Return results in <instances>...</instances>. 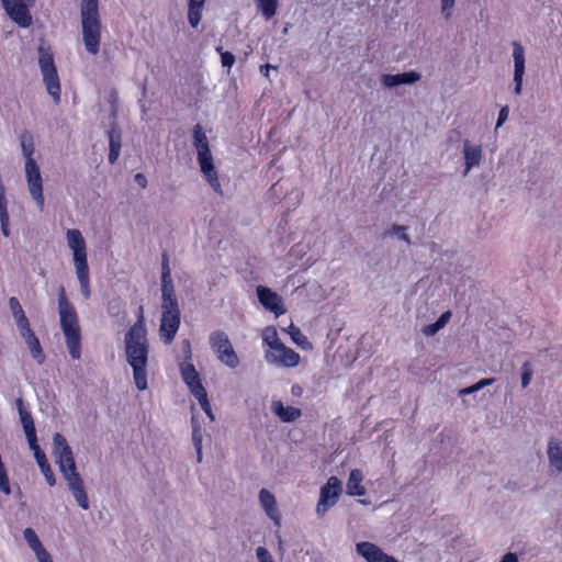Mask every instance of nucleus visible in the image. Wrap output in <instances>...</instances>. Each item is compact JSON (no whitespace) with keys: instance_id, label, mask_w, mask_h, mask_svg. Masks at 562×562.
Here are the masks:
<instances>
[{"instance_id":"1","label":"nucleus","mask_w":562,"mask_h":562,"mask_svg":"<svg viewBox=\"0 0 562 562\" xmlns=\"http://www.w3.org/2000/svg\"><path fill=\"white\" fill-rule=\"evenodd\" d=\"M146 336L144 310L143 306H139L138 318L124 337L126 361L133 370L134 383L138 391H145L148 387L147 364L149 345Z\"/></svg>"},{"instance_id":"2","label":"nucleus","mask_w":562,"mask_h":562,"mask_svg":"<svg viewBox=\"0 0 562 562\" xmlns=\"http://www.w3.org/2000/svg\"><path fill=\"white\" fill-rule=\"evenodd\" d=\"M58 312L60 327L66 338L69 355L71 359L78 360L81 357V330L77 312L68 301L63 285L58 289Z\"/></svg>"},{"instance_id":"3","label":"nucleus","mask_w":562,"mask_h":562,"mask_svg":"<svg viewBox=\"0 0 562 562\" xmlns=\"http://www.w3.org/2000/svg\"><path fill=\"white\" fill-rule=\"evenodd\" d=\"M80 19L82 41L86 50L90 55H97L100 50L101 42V18L99 12V0L80 1Z\"/></svg>"},{"instance_id":"4","label":"nucleus","mask_w":562,"mask_h":562,"mask_svg":"<svg viewBox=\"0 0 562 562\" xmlns=\"http://www.w3.org/2000/svg\"><path fill=\"white\" fill-rule=\"evenodd\" d=\"M193 145L196 148V159L201 172L210 187L216 192L222 194V187L218 180V175L214 166L213 156L210 149L209 139L203 131L201 124H195L192 130Z\"/></svg>"},{"instance_id":"5","label":"nucleus","mask_w":562,"mask_h":562,"mask_svg":"<svg viewBox=\"0 0 562 562\" xmlns=\"http://www.w3.org/2000/svg\"><path fill=\"white\" fill-rule=\"evenodd\" d=\"M37 54L38 67L46 91L53 98L55 103H59L61 88L52 47L42 41L41 45L37 47Z\"/></svg>"},{"instance_id":"6","label":"nucleus","mask_w":562,"mask_h":562,"mask_svg":"<svg viewBox=\"0 0 562 562\" xmlns=\"http://www.w3.org/2000/svg\"><path fill=\"white\" fill-rule=\"evenodd\" d=\"M211 349L217 355V358L226 367L235 369L239 364V359L235 352L227 334L221 329L212 331L209 336Z\"/></svg>"},{"instance_id":"7","label":"nucleus","mask_w":562,"mask_h":562,"mask_svg":"<svg viewBox=\"0 0 562 562\" xmlns=\"http://www.w3.org/2000/svg\"><path fill=\"white\" fill-rule=\"evenodd\" d=\"M53 449L56 457V463L64 479L71 477V474H79L76 468V461L72 450L65 436L59 432L53 436Z\"/></svg>"},{"instance_id":"8","label":"nucleus","mask_w":562,"mask_h":562,"mask_svg":"<svg viewBox=\"0 0 562 562\" xmlns=\"http://www.w3.org/2000/svg\"><path fill=\"white\" fill-rule=\"evenodd\" d=\"M161 310L170 312H180L178 299L176 295L169 258L167 252L161 256Z\"/></svg>"},{"instance_id":"9","label":"nucleus","mask_w":562,"mask_h":562,"mask_svg":"<svg viewBox=\"0 0 562 562\" xmlns=\"http://www.w3.org/2000/svg\"><path fill=\"white\" fill-rule=\"evenodd\" d=\"M341 492V481L337 476H330L321 487L319 499L316 507L317 515H325V513L337 503Z\"/></svg>"},{"instance_id":"10","label":"nucleus","mask_w":562,"mask_h":562,"mask_svg":"<svg viewBox=\"0 0 562 562\" xmlns=\"http://www.w3.org/2000/svg\"><path fill=\"white\" fill-rule=\"evenodd\" d=\"M1 2L9 18L19 26L29 27L32 24L29 7H32L35 0H1Z\"/></svg>"},{"instance_id":"11","label":"nucleus","mask_w":562,"mask_h":562,"mask_svg":"<svg viewBox=\"0 0 562 562\" xmlns=\"http://www.w3.org/2000/svg\"><path fill=\"white\" fill-rule=\"evenodd\" d=\"M25 175L30 194L36 202L38 209L43 211L45 204L43 195V180L40 171V166L34 159H29V161H25Z\"/></svg>"},{"instance_id":"12","label":"nucleus","mask_w":562,"mask_h":562,"mask_svg":"<svg viewBox=\"0 0 562 562\" xmlns=\"http://www.w3.org/2000/svg\"><path fill=\"white\" fill-rule=\"evenodd\" d=\"M66 236L68 246L72 250L75 268L88 266L87 246L81 232L75 228L68 229Z\"/></svg>"},{"instance_id":"13","label":"nucleus","mask_w":562,"mask_h":562,"mask_svg":"<svg viewBox=\"0 0 562 562\" xmlns=\"http://www.w3.org/2000/svg\"><path fill=\"white\" fill-rule=\"evenodd\" d=\"M259 303L269 312L276 316L283 315L286 310L283 305L282 297L270 288L265 285H258L256 289Z\"/></svg>"},{"instance_id":"14","label":"nucleus","mask_w":562,"mask_h":562,"mask_svg":"<svg viewBox=\"0 0 562 562\" xmlns=\"http://www.w3.org/2000/svg\"><path fill=\"white\" fill-rule=\"evenodd\" d=\"M181 313L162 311L159 335L164 344L169 345L173 341L176 334L180 327Z\"/></svg>"},{"instance_id":"15","label":"nucleus","mask_w":562,"mask_h":562,"mask_svg":"<svg viewBox=\"0 0 562 562\" xmlns=\"http://www.w3.org/2000/svg\"><path fill=\"white\" fill-rule=\"evenodd\" d=\"M278 356L272 352L266 353V360L268 362H278L280 366L286 368H294L300 362V355L293 349L286 347L283 342L274 349Z\"/></svg>"},{"instance_id":"16","label":"nucleus","mask_w":562,"mask_h":562,"mask_svg":"<svg viewBox=\"0 0 562 562\" xmlns=\"http://www.w3.org/2000/svg\"><path fill=\"white\" fill-rule=\"evenodd\" d=\"M422 75L416 70L404 71L401 74H383L380 77V82L384 88H395L403 85H414L419 81Z\"/></svg>"},{"instance_id":"17","label":"nucleus","mask_w":562,"mask_h":562,"mask_svg":"<svg viewBox=\"0 0 562 562\" xmlns=\"http://www.w3.org/2000/svg\"><path fill=\"white\" fill-rule=\"evenodd\" d=\"M513 47H514L513 56H514V65H515L514 92L516 94H520L521 89H522V77L525 74V48L521 45V43L516 42V41L513 43Z\"/></svg>"},{"instance_id":"18","label":"nucleus","mask_w":562,"mask_h":562,"mask_svg":"<svg viewBox=\"0 0 562 562\" xmlns=\"http://www.w3.org/2000/svg\"><path fill=\"white\" fill-rule=\"evenodd\" d=\"M180 373L183 382L187 384L193 396L206 391L201 382L198 371L191 362L180 363Z\"/></svg>"},{"instance_id":"19","label":"nucleus","mask_w":562,"mask_h":562,"mask_svg":"<svg viewBox=\"0 0 562 562\" xmlns=\"http://www.w3.org/2000/svg\"><path fill=\"white\" fill-rule=\"evenodd\" d=\"M15 403L27 443L34 445L37 442V436L33 416L31 412L27 411V408L24 406V402L21 397H19Z\"/></svg>"},{"instance_id":"20","label":"nucleus","mask_w":562,"mask_h":562,"mask_svg":"<svg viewBox=\"0 0 562 562\" xmlns=\"http://www.w3.org/2000/svg\"><path fill=\"white\" fill-rule=\"evenodd\" d=\"M109 139L108 159L111 165L115 164L120 157L122 147V131L117 122H110V128L106 131Z\"/></svg>"},{"instance_id":"21","label":"nucleus","mask_w":562,"mask_h":562,"mask_svg":"<svg viewBox=\"0 0 562 562\" xmlns=\"http://www.w3.org/2000/svg\"><path fill=\"white\" fill-rule=\"evenodd\" d=\"M463 158L464 170L463 176H467L471 169L477 167L483 158V149L481 145H473L469 139L463 140Z\"/></svg>"},{"instance_id":"22","label":"nucleus","mask_w":562,"mask_h":562,"mask_svg":"<svg viewBox=\"0 0 562 562\" xmlns=\"http://www.w3.org/2000/svg\"><path fill=\"white\" fill-rule=\"evenodd\" d=\"M68 487L75 497L77 504L82 509H89V499L85 488L83 480L80 474H71V477L66 479Z\"/></svg>"},{"instance_id":"23","label":"nucleus","mask_w":562,"mask_h":562,"mask_svg":"<svg viewBox=\"0 0 562 562\" xmlns=\"http://www.w3.org/2000/svg\"><path fill=\"white\" fill-rule=\"evenodd\" d=\"M29 447L33 451L36 463L42 474L44 475L47 484L49 486H54L56 484V477L50 468V464L48 463L45 452L41 449L38 442H35L34 445H29Z\"/></svg>"},{"instance_id":"24","label":"nucleus","mask_w":562,"mask_h":562,"mask_svg":"<svg viewBox=\"0 0 562 562\" xmlns=\"http://www.w3.org/2000/svg\"><path fill=\"white\" fill-rule=\"evenodd\" d=\"M20 335L24 339L33 359L38 364H43L45 362L46 357L41 346V342L36 337L35 333L32 330V328L30 327L27 329L22 330Z\"/></svg>"},{"instance_id":"25","label":"nucleus","mask_w":562,"mask_h":562,"mask_svg":"<svg viewBox=\"0 0 562 562\" xmlns=\"http://www.w3.org/2000/svg\"><path fill=\"white\" fill-rule=\"evenodd\" d=\"M259 502L266 510L269 518H271L277 526L281 524V516L277 509V501L272 493L266 488H261L259 492Z\"/></svg>"},{"instance_id":"26","label":"nucleus","mask_w":562,"mask_h":562,"mask_svg":"<svg viewBox=\"0 0 562 562\" xmlns=\"http://www.w3.org/2000/svg\"><path fill=\"white\" fill-rule=\"evenodd\" d=\"M356 551L367 562H380L385 554L380 547L369 541L357 543Z\"/></svg>"},{"instance_id":"27","label":"nucleus","mask_w":562,"mask_h":562,"mask_svg":"<svg viewBox=\"0 0 562 562\" xmlns=\"http://www.w3.org/2000/svg\"><path fill=\"white\" fill-rule=\"evenodd\" d=\"M271 408L274 415L283 423H293L302 415L300 408L294 406H284L281 401H274Z\"/></svg>"},{"instance_id":"28","label":"nucleus","mask_w":562,"mask_h":562,"mask_svg":"<svg viewBox=\"0 0 562 562\" xmlns=\"http://www.w3.org/2000/svg\"><path fill=\"white\" fill-rule=\"evenodd\" d=\"M362 480L363 474L361 470H351L347 481V494L350 496H363L367 491L366 487L361 484Z\"/></svg>"},{"instance_id":"29","label":"nucleus","mask_w":562,"mask_h":562,"mask_svg":"<svg viewBox=\"0 0 562 562\" xmlns=\"http://www.w3.org/2000/svg\"><path fill=\"white\" fill-rule=\"evenodd\" d=\"M9 307L20 333L31 327L29 318L26 317L22 305L15 296L9 299Z\"/></svg>"},{"instance_id":"30","label":"nucleus","mask_w":562,"mask_h":562,"mask_svg":"<svg viewBox=\"0 0 562 562\" xmlns=\"http://www.w3.org/2000/svg\"><path fill=\"white\" fill-rule=\"evenodd\" d=\"M188 2V21L192 27H196L201 20L205 4V0H187Z\"/></svg>"},{"instance_id":"31","label":"nucleus","mask_w":562,"mask_h":562,"mask_svg":"<svg viewBox=\"0 0 562 562\" xmlns=\"http://www.w3.org/2000/svg\"><path fill=\"white\" fill-rule=\"evenodd\" d=\"M450 318L451 312L446 311L437 318L436 322L424 326L422 333L427 337L435 336L440 329H442L448 324Z\"/></svg>"},{"instance_id":"32","label":"nucleus","mask_w":562,"mask_h":562,"mask_svg":"<svg viewBox=\"0 0 562 562\" xmlns=\"http://www.w3.org/2000/svg\"><path fill=\"white\" fill-rule=\"evenodd\" d=\"M548 457L551 468L562 472V443L550 442L548 448Z\"/></svg>"},{"instance_id":"33","label":"nucleus","mask_w":562,"mask_h":562,"mask_svg":"<svg viewBox=\"0 0 562 562\" xmlns=\"http://www.w3.org/2000/svg\"><path fill=\"white\" fill-rule=\"evenodd\" d=\"M82 296L88 300L91 296L89 266L76 268Z\"/></svg>"},{"instance_id":"34","label":"nucleus","mask_w":562,"mask_h":562,"mask_svg":"<svg viewBox=\"0 0 562 562\" xmlns=\"http://www.w3.org/2000/svg\"><path fill=\"white\" fill-rule=\"evenodd\" d=\"M20 144L22 154L25 158V161H29V159H34L33 154L35 151V144H34V137L31 132L24 131L20 136Z\"/></svg>"},{"instance_id":"35","label":"nucleus","mask_w":562,"mask_h":562,"mask_svg":"<svg viewBox=\"0 0 562 562\" xmlns=\"http://www.w3.org/2000/svg\"><path fill=\"white\" fill-rule=\"evenodd\" d=\"M288 333L292 341L300 346L301 348L305 350L312 348V344L308 341L307 337L301 331V329L297 326L291 324L289 326Z\"/></svg>"},{"instance_id":"36","label":"nucleus","mask_w":562,"mask_h":562,"mask_svg":"<svg viewBox=\"0 0 562 562\" xmlns=\"http://www.w3.org/2000/svg\"><path fill=\"white\" fill-rule=\"evenodd\" d=\"M257 4L262 15L269 20L276 15L278 9V0H257Z\"/></svg>"},{"instance_id":"37","label":"nucleus","mask_w":562,"mask_h":562,"mask_svg":"<svg viewBox=\"0 0 562 562\" xmlns=\"http://www.w3.org/2000/svg\"><path fill=\"white\" fill-rule=\"evenodd\" d=\"M108 103L110 104V120L111 122H117V113H119V92L116 89H111L108 97Z\"/></svg>"},{"instance_id":"38","label":"nucleus","mask_w":562,"mask_h":562,"mask_svg":"<svg viewBox=\"0 0 562 562\" xmlns=\"http://www.w3.org/2000/svg\"><path fill=\"white\" fill-rule=\"evenodd\" d=\"M263 341L274 350L282 344L278 337V333L274 327L270 326L263 330Z\"/></svg>"},{"instance_id":"39","label":"nucleus","mask_w":562,"mask_h":562,"mask_svg":"<svg viewBox=\"0 0 562 562\" xmlns=\"http://www.w3.org/2000/svg\"><path fill=\"white\" fill-rule=\"evenodd\" d=\"M406 231H407L406 226L398 225V224H393L391 226V228L384 233V236L396 235L398 237V239H401V240H403V241H405L407 244H411V237L408 236Z\"/></svg>"},{"instance_id":"40","label":"nucleus","mask_w":562,"mask_h":562,"mask_svg":"<svg viewBox=\"0 0 562 562\" xmlns=\"http://www.w3.org/2000/svg\"><path fill=\"white\" fill-rule=\"evenodd\" d=\"M23 536L30 548L35 551L37 549H42L43 544L37 537L36 532L32 528H25L23 531Z\"/></svg>"},{"instance_id":"41","label":"nucleus","mask_w":562,"mask_h":562,"mask_svg":"<svg viewBox=\"0 0 562 562\" xmlns=\"http://www.w3.org/2000/svg\"><path fill=\"white\" fill-rule=\"evenodd\" d=\"M215 50L221 55L222 66L231 69L236 60L235 55L228 50H224L222 45L216 46Z\"/></svg>"},{"instance_id":"42","label":"nucleus","mask_w":562,"mask_h":562,"mask_svg":"<svg viewBox=\"0 0 562 562\" xmlns=\"http://www.w3.org/2000/svg\"><path fill=\"white\" fill-rule=\"evenodd\" d=\"M194 397L199 401V404H200L201 408L207 415V417H210L211 420H214V415L212 413V408H211V404H210L209 398H207L206 391H204V392H202L200 394H195Z\"/></svg>"},{"instance_id":"43","label":"nucleus","mask_w":562,"mask_h":562,"mask_svg":"<svg viewBox=\"0 0 562 562\" xmlns=\"http://www.w3.org/2000/svg\"><path fill=\"white\" fill-rule=\"evenodd\" d=\"M256 557L259 562H274L271 553L265 547H258L256 549Z\"/></svg>"},{"instance_id":"44","label":"nucleus","mask_w":562,"mask_h":562,"mask_svg":"<svg viewBox=\"0 0 562 562\" xmlns=\"http://www.w3.org/2000/svg\"><path fill=\"white\" fill-rule=\"evenodd\" d=\"M441 2V12L446 19H450L452 15V9L454 7L456 0H440Z\"/></svg>"},{"instance_id":"45","label":"nucleus","mask_w":562,"mask_h":562,"mask_svg":"<svg viewBox=\"0 0 562 562\" xmlns=\"http://www.w3.org/2000/svg\"><path fill=\"white\" fill-rule=\"evenodd\" d=\"M191 427H192V440H194L195 435H198L199 439L202 440V438H203L202 428H201V425L195 416L191 417Z\"/></svg>"},{"instance_id":"46","label":"nucleus","mask_w":562,"mask_h":562,"mask_svg":"<svg viewBox=\"0 0 562 562\" xmlns=\"http://www.w3.org/2000/svg\"><path fill=\"white\" fill-rule=\"evenodd\" d=\"M509 109L507 105L503 106L498 112V117L496 121V128L501 127L506 120L508 119Z\"/></svg>"},{"instance_id":"47","label":"nucleus","mask_w":562,"mask_h":562,"mask_svg":"<svg viewBox=\"0 0 562 562\" xmlns=\"http://www.w3.org/2000/svg\"><path fill=\"white\" fill-rule=\"evenodd\" d=\"M182 352L184 356V362H190L192 358V350H191V344L189 339H184L182 341Z\"/></svg>"},{"instance_id":"48","label":"nucleus","mask_w":562,"mask_h":562,"mask_svg":"<svg viewBox=\"0 0 562 562\" xmlns=\"http://www.w3.org/2000/svg\"><path fill=\"white\" fill-rule=\"evenodd\" d=\"M193 442V446H194V449H195V452H196V461L199 463L202 462V458H203V454H202V440L199 439V436L195 435L194 436V440H192Z\"/></svg>"},{"instance_id":"49","label":"nucleus","mask_w":562,"mask_h":562,"mask_svg":"<svg viewBox=\"0 0 562 562\" xmlns=\"http://www.w3.org/2000/svg\"><path fill=\"white\" fill-rule=\"evenodd\" d=\"M38 562H49L53 561L49 553L42 547V549H37L34 551Z\"/></svg>"},{"instance_id":"50","label":"nucleus","mask_w":562,"mask_h":562,"mask_svg":"<svg viewBox=\"0 0 562 562\" xmlns=\"http://www.w3.org/2000/svg\"><path fill=\"white\" fill-rule=\"evenodd\" d=\"M480 390L481 389H480V386H479V384L476 382V383H474V384H472V385H470L468 387L461 389L459 391V396L470 395V394H473L475 392H479Z\"/></svg>"},{"instance_id":"51","label":"nucleus","mask_w":562,"mask_h":562,"mask_svg":"<svg viewBox=\"0 0 562 562\" xmlns=\"http://www.w3.org/2000/svg\"><path fill=\"white\" fill-rule=\"evenodd\" d=\"M134 181L142 188V189H145L147 187V178L144 173H136L134 176Z\"/></svg>"},{"instance_id":"52","label":"nucleus","mask_w":562,"mask_h":562,"mask_svg":"<svg viewBox=\"0 0 562 562\" xmlns=\"http://www.w3.org/2000/svg\"><path fill=\"white\" fill-rule=\"evenodd\" d=\"M520 379H521V386L524 389L527 387V361H525L520 367Z\"/></svg>"},{"instance_id":"53","label":"nucleus","mask_w":562,"mask_h":562,"mask_svg":"<svg viewBox=\"0 0 562 562\" xmlns=\"http://www.w3.org/2000/svg\"><path fill=\"white\" fill-rule=\"evenodd\" d=\"M121 308H122V304L120 301H116V302L113 301L109 305V312L112 315H114V314L117 315L121 312Z\"/></svg>"},{"instance_id":"54","label":"nucleus","mask_w":562,"mask_h":562,"mask_svg":"<svg viewBox=\"0 0 562 562\" xmlns=\"http://www.w3.org/2000/svg\"><path fill=\"white\" fill-rule=\"evenodd\" d=\"M501 562H518V557L516 553L508 552L502 558Z\"/></svg>"},{"instance_id":"55","label":"nucleus","mask_w":562,"mask_h":562,"mask_svg":"<svg viewBox=\"0 0 562 562\" xmlns=\"http://www.w3.org/2000/svg\"><path fill=\"white\" fill-rule=\"evenodd\" d=\"M494 382H495L494 378H485V379L477 381V384H479L480 389L482 390L485 386L492 385Z\"/></svg>"},{"instance_id":"56","label":"nucleus","mask_w":562,"mask_h":562,"mask_svg":"<svg viewBox=\"0 0 562 562\" xmlns=\"http://www.w3.org/2000/svg\"><path fill=\"white\" fill-rule=\"evenodd\" d=\"M274 68L273 66H271L270 64H265V65H261L260 66V74L265 77H269V71L270 69Z\"/></svg>"},{"instance_id":"57","label":"nucleus","mask_w":562,"mask_h":562,"mask_svg":"<svg viewBox=\"0 0 562 562\" xmlns=\"http://www.w3.org/2000/svg\"><path fill=\"white\" fill-rule=\"evenodd\" d=\"M380 562H400V561L397 559H395L394 557L385 553Z\"/></svg>"},{"instance_id":"58","label":"nucleus","mask_w":562,"mask_h":562,"mask_svg":"<svg viewBox=\"0 0 562 562\" xmlns=\"http://www.w3.org/2000/svg\"><path fill=\"white\" fill-rule=\"evenodd\" d=\"M301 393V387L297 385L292 386V394L297 395Z\"/></svg>"},{"instance_id":"59","label":"nucleus","mask_w":562,"mask_h":562,"mask_svg":"<svg viewBox=\"0 0 562 562\" xmlns=\"http://www.w3.org/2000/svg\"><path fill=\"white\" fill-rule=\"evenodd\" d=\"M531 375H532V373H531V370L529 369V373H528L529 381L531 380Z\"/></svg>"},{"instance_id":"60","label":"nucleus","mask_w":562,"mask_h":562,"mask_svg":"<svg viewBox=\"0 0 562 562\" xmlns=\"http://www.w3.org/2000/svg\"><path fill=\"white\" fill-rule=\"evenodd\" d=\"M49 562H53V561H49Z\"/></svg>"}]
</instances>
